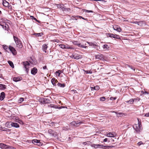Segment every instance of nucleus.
<instances>
[{
    "label": "nucleus",
    "instance_id": "f257e3e1",
    "mask_svg": "<svg viewBox=\"0 0 149 149\" xmlns=\"http://www.w3.org/2000/svg\"><path fill=\"white\" fill-rule=\"evenodd\" d=\"M13 38L15 43L16 47L19 48H22L23 46L20 40L18 38L15 36H13Z\"/></svg>",
    "mask_w": 149,
    "mask_h": 149
},
{
    "label": "nucleus",
    "instance_id": "f03ea898",
    "mask_svg": "<svg viewBox=\"0 0 149 149\" xmlns=\"http://www.w3.org/2000/svg\"><path fill=\"white\" fill-rule=\"evenodd\" d=\"M133 128L137 133H139L142 129L141 123L139 122H138V124H135L133 126Z\"/></svg>",
    "mask_w": 149,
    "mask_h": 149
},
{
    "label": "nucleus",
    "instance_id": "7ed1b4c3",
    "mask_svg": "<svg viewBox=\"0 0 149 149\" xmlns=\"http://www.w3.org/2000/svg\"><path fill=\"white\" fill-rule=\"evenodd\" d=\"M50 97L49 98H42L40 99V102L42 104H49L51 102L50 100Z\"/></svg>",
    "mask_w": 149,
    "mask_h": 149
},
{
    "label": "nucleus",
    "instance_id": "20e7f679",
    "mask_svg": "<svg viewBox=\"0 0 149 149\" xmlns=\"http://www.w3.org/2000/svg\"><path fill=\"white\" fill-rule=\"evenodd\" d=\"M24 67L26 69V71L27 73H28L29 71V66L30 65V63L27 61H24L22 63Z\"/></svg>",
    "mask_w": 149,
    "mask_h": 149
},
{
    "label": "nucleus",
    "instance_id": "39448f33",
    "mask_svg": "<svg viewBox=\"0 0 149 149\" xmlns=\"http://www.w3.org/2000/svg\"><path fill=\"white\" fill-rule=\"evenodd\" d=\"M48 132L52 136L56 137L57 135V133L56 132L50 129L48 130Z\"/></svg>",
    "mask_w": 149,
    "mask_h": 149
},
{
    "label": "nucleus",
    "instance_id": "423d86ee",
    "mask_svg": "<svg viewBox=\"0 0 149 149\" xmlns=\"http://www.w3.org/2000/svg\"><path fill=\"white\" fill-rule=\"evenodd\" d=\"M59 46L61 48L65 49H74L72 47L68 45L60 44Z\"/></svg>",
    "mask_w": 149,
    "mask_h": 149
},
{
    "label": "nucleus",
    "instance_id": "0eeeda50",
    "mask_svg": "<svg viewBox=\"0 0 149 149\" xmlns=\"http://www.w3.org/2000/svg\"><path fill=\"white\" fill-rule=\"evenodd\" d=\"M9 49L14 55H15L17 54V52L15 49L12 46L10 45L8 47Z\"/></svg>",
    "mask_w": 149,
    "mask_h": 149
},
{
    "label": "nucleus",
    "instance_id": "6e6552de",
    "mask_svg": "<svg viewBox=\"0 0 149 149\" xmlns=\"http://www.w3.org/2000/svg\"><path fill=\"white\" fill-rule=\"evenodd\" d=\"M67 5V4L66 3H65L64 4H62V10L63 11H69L71 10V9L70 8H69L67 7L66 6Z\"/></svg>",
    "mask_w": 149,
    "mask_h": 149
},
{
    "label": "nucleus",
    "instance_id": "1a4fd4ad",
    "mask_svg": "<svg viewBox=\"0 0 149 149\" xmlns=\"http://www.w3.org/2000/svg\"><path fill=\"white\" fill-rule=\"evenodd\" d=\"M81 123V122L80 121H78L77 122L73 121L70 123L71 125H73L75 126H77V125H80Z\"/></svg>",
    "mask_w": 149,
    "mask_h": 149
},
{
    "label": "nucleus",
    "instance_id": "9d476101",
    "mask_svg": "<svg viewBox=\"0 0 149 149\" xmlns=\"http://www.w3.org/2000/svg\"><path fill=\"white\" fill-rule=\"evenodd\" d=\"M95 57L96 59L98 60H103L104 59V56L102 54L95 55Z\"/></svg>",
    "mask_w": 149,
    "mask_h": 149
},
{
    "label": "nucleus",
    "instance_id": "9b49d317",
    "mask_svg": "<svg viewBox=\"0 0 149 149\" xmlns=\"http://www.w3.org/2000/svg\"><path fill=\"white\" fill-rule=\"evenodd\" d=\"M116 134L114 132H109L107 133V136L110 137H114L116 136Z\"/></svg>",
    "mask_w": 149,
    "mask_h": 149
},
{
    "label": "nucleus",
    "instance_id": "f8f14e48",
    "mask_svg": "<svg viewBox=\"0 0 149 149\" xmlns=\"http://www.w3.org/2000/svg\"><path fill=\"white\" fill-rule=\"evenodd\" d=\"M113 28L114 30L119 32L121 31L122 30L120 27L118 25H115L113 26Z\"/></svg>",
    "mask_w": 149,
    "mask_h": 149
},
{
    "label": "nucleus",
    "instance_id": "ddd939ff",
    "mask_svg": "<svg viewBox=\"0 0 149 149\" xmlns=\"http://www.w3.org/2000/svg\"><path fill=\"white\" fill-rule=\"evenodd\" d=\"M38 70L36 68H34L31 69V73L32 74L35 75L37 72Z\"/></svg>",
    "mask_w": 149,
    "mask_h": 149
},
{
    "label": "nucleus",
    "instance_id": "4468645a",
    "mask_svg": "<svg viewBox=\"0 0 149 149\" xmlns=\"http://www.w3.org/2000/svg\"><path fill=\"white\" fill-rule=\"evenodd\" d=\"M10 125L12 127L16 128H18L19 127V125L17 123L10 122Z\"/></svg>",
    "mask_w": 149,
    "mask_h": 149
},
{
    "label": "nucleus",
    "instance_id": "2eb2a0df",
    "mask_svg": "<svg viewBox=\"0 0 149 149\" xmlns=\"http://www.w3.org/2000/svg\"><path fill=\"white\" fill-rule=\"evenodd\" d=\"M102 145L99 144H93L91 145V146L92 147L97 148H102Z\"/></svg>",
    "mask_w": 149,
    "mask_h": 149
},
{
    "label": "nucleus",
    "instance_id": "dca6fc26",
    "mask_svg": "<svg viewBox=\"0 0 149 149\" xmlns=\"http://www.w3.org/2000/svg\"><path fill=\"white\" fill-rule=\"evenodd\" d=\"M3 4L4 6L9 7V3L6 0H3Z\"/></svg>",
    "mask_w": 149,
    "mask_h": 149
},
{
    "label": "nucleus",
    "instance_id": "f3484780",
    "mask_svg": "<svg viewBox=\"0 0 149 149\" xmlns=\"http://www.w3.org/2000/svg\"><path fill=\"white\" fill-rule=\"evenodd\" d=\"M51 82L52 84L55 86H56V83L58 82V81L55 78H53L51 80Z\"/></svg>",
    "mask_w": 149,
    "mask_h": 149
},
{
    "label": "nucleus",
    "instance_id": "a211bd4d",
    "mask_svg": "<svg viewBox=\"0 0 149 149\" xmlns=\"http://www.w3.org/2000/svg\"><path fill=\"white\" fill-rule=\"evenodd\" d=\"M22 79L21 77H14L13 79V80L15 82L20 81Z\"/></svg>",
    "mask_w": 149,
    "mask_h": 149
},
{
    "label": "nucleus",
    "instance_id": "6ab92c4d",
    "mask_svg": "<svg viewBox=\"0 0 149 149\" xmlns=\"http://www.w3.org/2000/svg\"><path fill=\"white\" fill-rule=\"evenodd\" d=\"M115 113H116L117 116L118 117L125 116H126V114L124 113H117L116 112H115Z\"/></svg>",
    "mask_w": 149,
    "mask_h": 149
},
{
    "label": "nucleus",
    "instance_id": "aec40b11",
    "mask_svg": "<svg viewBox=\"0 0 149 149\" xmlns=\"http://www.w3.org/2000/svg\"><path fill=\"white\" fill-rule=\"evenodd\" d=\"M5 94L4 92H2L1 93L0 95V100H3L5 98Z\"/></svg>",
    "mask_w": 149,
    "mask_h": 149
},
{
    "label": "nucleus",
    "instance_id": "412c9836",
    "mask_svg": "<svg viewBox=\"0 0 149 149\" xmlns=\"http://www.w3.org/2000/svg\"><path fill=\"white\" fill-rule=\"evenodd\" d=\"M0 25L5 30L8 31L9 29V26L7 24H5V25H3L2 24H0Z\"/></svg>",
    "mask_w": 149,
    "mask_h": 149
},
{
    "label": "nucleus",
    "instance_id": "4be33fe9",
    "mask_svg": "<svg viewBox=\"0 0 149 149\" xmlns=\"http://www.w3.org/2000/svg\"><path fill=\"white\" fill-rule=\"evenodd\" d=\"M48 107L54 108L56 109H59L60 107H57L55 104H50L48 105Z\"/></svg>",
    "mask_w": 149,
    "mask_h": 149
},
{
    "label": "nucleus",
    "instance_id": "5701e85b",
    "mask_svg": "<svg viewBox=\"0 0 149 149\" xmlns=\"http://www.w3.org/2000/svg\"><path fill=\"white\" fill-rule=\"evenodd\" d=\"M47 48V46L46 44H44L42 46V49L43 51L45 52H46V50Z\"/></svg>",
    "mask_w": 149,
    "mask_h": 149
},
{
    "label": "nucleus",
    "instance_id": "b1692460",
    "mask_svg": "<svg viewBox=\"0 0 149 149\" xmlns=\"http://www.w3.org/2000/svg\"><path fill=\"white\" fill-rule=\"evenodd\" d=\"M136 99H131L130 100L126 101L127 103H129L130 104H132L135 100H136Z\"/></svg>",
    "mask_w": 149,
    "mask_h": 149
},
{
    "label": "nucleus",
    "instance_id": "393cba45",
    "mask_svg": "<svg viewBox=\"0 0 149 149\" xmlns=\"http://www.w3.org/2000/svg\"><path fill=\"white\" fill-rule=\"evenodd\" d=\"M7 145L3 143H0V147L3 149H6Z\"/></svg>",
    "mask_w": 149,
    "mask_h": 149
},
{
    "label": "nucleus",
    "instance_id": "a878e982",
    "mask_svg": "<svg viewBox=\"0 0 149 149\" xmlns=\"http://www.w3.org/2000/svg\"><path fill=\"white\" fill-rule=\"evenodd\" d=\"M57 85L60 87L63 88L65 86V84H61L59 82L58 83Z\"/></svg>",
    "mask_w": 149,
    "mask_h": 149
},
{
    "label": "nucleus",
    "instance_id": "bb28decb",
    "mask_svg": "<svg viewBox=\"0 0 149 149\" xmlns=\"http://www.w3.org/2000/svg\"><path fill=\"white\" fill-rule=\"evenodd\" d=\"M6 88V86L5 85L0 84V89L1 90H4Z\"/></svg>",
    "mask_w": 149,
    "mask_h": 149
},
{
    "label": "nucleus",
    "instance_id": "cd10ccee",
    "mask_svg": "<svg viewBox=\"0 0 149 149\" xmlns=\"http://www.w3.org/2000/svg\"><path fill=\"white\" fill-rule=\"evenodd\" d=\"M102 47L103 49L105 50H107L109 49V45L107 44H104L103 45Z\"/></svg>",
    "mask_w": 149,
    "mask_h": 149
},
{
    "label": "nucleus",
    "instance_id": "c85d7f7f",
    "mask_svg": "<svg viewBox=\"0 0 149 149\" xmlns=\"http://www.w3.org/2000/svg\"><path fill=\"white\" fill-rule=\"evenodd\" d=\"M125 67L126 68H127V67H129V68H130L131 69H132V70H135L134 68L132 66H131V65H128V64H125Z\"/></svg>",
    "mask_w": 149,
    "mask_h": 149
},
{
    "label": "nucleus",
    "instance_id": "c756f323",
    "mask_svg": "<svg viewBox=\"0 0 149 149\" xmlns=\"http://www.w3.org/2000/svg\"><path fill=\"white\" fill-rule=\"evenodd\" d=\"M8 63L9 64V65H10L12 68H14V65L13 64V62L10 61H8Z\"/></svg>",
    "mask_w": 149,
    "mask_h": 149
},
{
    "label": "nucleus",
    "instance_id": "7c9ffc66",
    "mask_svg": "<svg viewBox=\"0 0 149 149\" xmlns=\"http://www.w3.org/2000/svg\"><path fill=\"white\" fill-rule=\"evenodd\" d=\"M106 34L107 37H109L111 38L113 37V38L114 34L113 33H106Z\"/></svg>",
    "mask_w": 149,
    "mask_h": 149
},
{
    "label": "nucleus",
    "instance_id": "2f4dec72",
    "mask_svg": "<svg viewBox=\"0 0 149 149\" xmlns=\"http://www.w3.org/2000/svg\"><path fill=\"white\" fill-rule=\"evenodd\" d=\"M8 47L6 45H3V48L5 50L6 52H8Z\"/></svg>",
    "mask_w": 149,
    "mask_h": 149
},
{
    "label": "nucleus",
    "instance_id": "473e14b6",
    "mask_svg": "<svg viewBox=\"0 0 149 149\" xmlns=\"http://www.w3.org/2000/svg\"><path fill=\"white\" fill-rule=\"evenodd\" d=\"M79 47L82 48H86L87 47L85 46L84 45H83L81 44V43H80L79 42L78 44V45H77Z\"/></svg>",
    "mask_w": 149,
    "mask_h": 149
},
{
    "label": "nucleus",
    "instance_id": "72a5a7b5",
    "mask_svg": "<svg viewBox=\"0 0 149 149\" xmlns=\"http://www.w3.org/2000/svg\"><path fill=\"white\" fill-rule=\"evenodd\" d=\"M113 38L118 39H120V36L116 34L114 35Z\"/></svg>",
    "mask_w": 149,
    "mask_h": 149
},
{
    "label": "nucleus",
    "instance_id": "f704fd0d",
    "mask_svg": "<svg viewBox=\"0 0 149 149\" xmlns=\"http://www.w3.org/2000/svg\"><path fill=\"white\" fill-rule=\"evenodd\" d=\"M34 35H36L37 36L39 37L42 36L43 35V33H35Z\"/></svg>",
    "mask_w": 149,
    "mask_h": 149
},
{
    "label": "nucleus",
    "instance_id": "c9c22d12",
    "mask_svg": "<svg viewBox=\"0 0 149 149\" xmlns=\"http://www.w3.org/2000/svg\"><path fill=\"white\" fill-rule=\"evenodd\" d=\"M102 148L104 149H110L109 146H105L102 145Z\"/></svg>",
    "mask_w": 149,
    "mask_h": 149
},
{
    "label": "nucleus",
    "instance_id": "e433bc0d",
    "mask_svg": "<svg viewBox=\"0 0 149 149\" xmlns=\"http://www.w3.org/2000/svg\"><path fill=\"white\" fill-rule=\"evenodd\" d=\"M36 144L39 146H42L43 145V143L40 142V140H38V141L37 142Z\"/></svg>",
    "mask_w": 149,
    "mask_h": 149
},
{
    "label": "nucleus",
    "instance_id": "4c0bfd02",
    "mask_svg": "<svg viewBox=\"0 0 149 149\" xmlns=\"http://www.w3.org/2000/svg\"><path fill=\"white\" fill-rule=\"evenodd\" d=\"M70 129L69 127L67 126L65 127H63V130L65 131L67 130Z\"/></svg>",
    "mask_w": 149,
    "mask_h": 149
},
{
    "label": "nucleus",
    "instance_id": "58836bf2",
    "mask_svg": "<svg viewBox=\"0 0 149 149\" xmlns=\"http://www.w3.org/2000/svg\"><path fill=\"white\" fill-rule=\"evenodd\" d=\"M38 141V140L37 139H33L32 140V143H33L35 144H36L37 142Z\"/></svg>",
    "mask_w": 149,
    "mask_h": 149
},
{
    "label": "nucleus",
    "instance_id": "ea45409f",
    "mask_svg": "<svg viewBox=\"0 0 149 149\" xmlns=\"http://www.w3.org/2000/svg\"><path fill=\"white\" fill-rule=\"evenodd\" d=\"M6 149H16L15 148L13 147L12 146H7V147Z\"/></svg>",
    "mask_w": 149,
    "mask_h": 149
},
{
    "label": "nucleus",
    "instance_id": "a19ab883",
    "mask_svg": "<svg viewBox=\"0 0 149 149\" xmlns=\"http://www.w3.org/2000/svg\"><path fill=\"white\" fill-rule=\"evenodd\" d=\"M106 99L105 97H102L100 98V101H104Z\"/></svg>",
    "mask_w": 149,
    "mask_h": 149
},
{
    "label": "nucleus",
    "instance_id": "79ce46f5",
    "mask_svg": "<svg viewBox=\"0 0 149 149\" xmlns=\"http://www.w3.org/2000/svg\"><path fill=\"white\" fill-rule=\"evenodd\" d=\"M56 6L58 8H60L62 10V4H56Z\"/></svg>",
    "mask_w": 149,
    "mask_h": 149
},
{
    "label": "nucleus",
    "instance_id": "37998d69",
    "mask_svg": "<svg viewBox=\"0 0 149 149\" xmlns=\"http://www.w3.org/2000/svg\"><path fill=\"white\" fill-rule=\"evenodd\" d=\"M17 122L21 124H23L24 122L21 120L18 119Z\"/></svg>",
    "mask_w": 149,
    "mask_h": 149
},
{
    "label": "nucleus",
    "instance_id": "c03bdc74",
    "mask_svg": "<svg viewBox=\"0 0 149 149\" xmlns=\"http://www.w3.org/2000/svg\"><path fill=\"white\" fill-rule=\"evenodd\" d=\"M62 72V71L60 70H58V71H56V73L58 74V76H59L61 73Z\"/></svg>",
    "mask_w": 149,
    "mask_h": 149
},
{
    "label": "nucleus",
    "instance_id": "a18cd8bd",
    "mask_svg": "<svg viewBox=\"0 0 149 149\" xmlns=\"http://www.w3.org/2000/svg\"><path fill=\"white\" fill-rule=\"evenodd\" d=\"M72 58H73L74 59H79V57L78 56H77L75 55H73L72 56Z\"/></svg>",
    "mask_w": 149,
    "mask_h": 149
},
{
    "label": "nucleus",
    "instance_id": "49530a36",
    "mask_svg": "<svg viewBox=\"0 0 149 149\" xmlns=\"http://www.w3.org/2000/svg\"><path fill=\"white\" fill-rule=\"evenodd\" d=\"M79 42L78 41H73L72 43L74 45H77L79 43Z\"/></svg>",
    "mask_w": 149,
    "mask_h": 149
},
{
    "label": "nucleus",
    "instance_id": "de8ad7c7",
    "mask_svg": "<svg viewBox=\"0 0 149 149\" xmlns=\"http://www.w3.org/2000/svg\"><path fill=\"white\" fill-rule=\"evenodd\" d=\"M4 129H3L1 130L2 131H7V132H9L10 131V130L9 129L5 128H3Z\"/></svg>",
    "mask_w": 149,
    "mask_h": 149
},
{
    "label": "nucleus",
    "instance_id": "09e8293b",
    "mask_svg": "<svg viewBox=\"0 0 149 149\" xmlns=\"http://www.w3.org/2000/svg\"><path fill=\"white\" fill-rule=\"evenodd\" d=\"M94 89L95 90H98L100 89V87L98 86H94Z\"/></svg>",
    "mask_w": 149,
    "mask_h": 149
},
{
    "label": "nucleus",
    "instance_id": "8fccbe9b",
    "mask_svg": "<svg viewBox=\"0 0 149 149\" xmlns=\"http://www.w3.org/2000/svg\"><path fill=\"white\" fill-rule=\"evenodd\" d=\"M143 21H140L138 22V25H139L140 26H141L142 25Z\"/></svg>",
    "mask_w": 149,
    "mask_h": 149
},
{
    "label": "nucleus",
    "instance_id": "3c124183",
    "mask_svg": "<svg viewBox=\"0 0 149 149\" xmlns=\"http://www.w3.org/2000/svg\"><path fill=\"white\" fill-rule=\"evenodd\" d=\"M86 13H93V12L92 10H87L84 9V11Z\"/></svg>",
    "mask_w": 149,
    "mask_h": 149
},
{
    "label": "nucleus",
    "instance_id": "603ef678",
    "mask_svg": "<svg viewBox=\"0 0 149 149\" xmlns=\"http://www.w3.org/2000/svg\"><path fill=\"white\" fill-rule=\"evenodd\" d=\"M85 72H86V74L90 73L91 74L92 73V72L91 70H84Z\"/></svg>",
    "mask_w": 149,
    "mask_h": 149
},
{
    "label": "nucleus",
    "instance_id": "864d4df0",
    "mask_svg": "<svg viewBox=\"0 0 149 149\" xmlns=\"http://www.w3.org/2000/svg\"><path fill=\"white\" fill-rule=\"evenodd\" d=\"M117 99V97H111L110 98V99L111 100H116V99Z\"/></svg>",
    "mask_w": 149,
    "mask_h": 149
},
{
    "label": "nucleus",
    "instance_id": "5fc2aeb1",
    "mask_svg": "<svg viewBox=\"0 0 149 149\" xmlns=\"http://www.w3.org/2000/svg\"><path fill=\"white\" fill-rule=\"evenodd\" d=\"M144 143H143V142L142 141H140V142H139L138 143H137V145L138 146H140V145H141V144H143Z\"/></svg>",
    "mask_w": 149,
    "mask_h": 149
},
{
    "label": "nucleus",
    "instance_id": "6e6d98bb",
    "mask_svg": "<svg viewBox=\"0 0 149 149\" xmlns=\"http://www.w3.org/2000/svg\"><path fill=\"white\" fill-rule=\"evenodd\" d=\"M24 100V98L23 97H21L19 98V102H22Z\"/></svg>",
    "mask_w": 149,
    "mask_h": 149
},
{
    "label": "nucleus",
    "instance_id": "4d7b16f0",
    "mask_svg": "<svg viewBox=\"0 0 149 149\" xmlns=\"http://www.w3.org/2000/svg\"><path fill=\"white\" fill-rule=\"evenodd\" d=\"M56 124V123H54V122L51 123H50V125L51 126H55V124Z\"/></svg>",
    "mask_w": 149,
    "mask_h": 149
},
{
    "label": "nucleus",
    "instance_id": "13d9d810",
    "mask_svg": "<svg viewBox=\"0 0 149 149\" xmlns=\"http://www.w3.org/2000/svg\"><path fill=\"white\" fill-rule=\"evenodd\" d=\"M72 17L73 18L72 19H74L76 20H77V19L76 18L77 17V16H73Z\"/></svg>",
    "mask_w": 149,
    "mask_h": 149
},
{
    "label": "nucleus",
    "instance_id": "bf43d9fd",
    "mask_svg": "<svg viewBox=\"0 0 149 149\" xmlns=\"http://www.w3.org/2000/svg\"><path fill=\"white\" fill-rule=\"evenodd\" d=\"M42 68H43V69L44 70H45V69H46V70H48V69H47V66H46V65H45V66H43V67H42Z\"/></svg>",
    "mask_w": 149,
    "mask_h": 149
},
{
    "label": "nucleus",
    "instance_id": "052dcab7",
    "mask_svg": "<svg viewBox=\"0 0 149 149\" xmlns=\"http://www.w3.org/2000/svg\"><path fill=\"white\" fill-rule=\"evenodd\" d=\"M144 116L146 117H149V112L148 113H146L145 114Z\"/></svg>",
    "mask_w": 149,
    "mask_h": 149
},
{
    "label": "nucleus",
    "instance_id": "680f3d73",
    "mask_svg": "<svg viewBox=\"0 0 149 149\" xmlns=\"http://www.w3.org/2000/svg\"><path fill=\"white\" fill-rule=\"evenodd\" d=\"M67 108V107L65 106H61L60 107H59V109H61L62 108Z\"/></svg>",
    "mask_w": 149,
    "mask_h": 149
},
{
    "label": "nucleus",
    "instance_id": "e2e57ef3",
    "mask_svg": "<svg viewBox=\"0 0 149 149\" xmlns=\"http://www.w3.org/2000/svg\"><path fill=\"white\" fill-rule=\"evenodd\" d=\"M107 140L108 139L107 138H105L104 140L103 141L104 142H106L107 141Z\"/></svg>",
    "mask_w": 149,
    "mask_h": 149
},
{
    "label": "nucleus",
    "instance_id": "0e129e2a",
    "mask_svg": "<svg viewBox=\"0 0 149 149\" xmlns=\"http://www.w3.org/2000/svg\"><path fill=\"white\" fill-rule=\"evenodd\" d=\"M53 41H54V42H59V40H55V39H54V40H53Z\"/></svg>",
    "mask_w": 149,
    "mask_h": 149
},
{
    "label": "nucleus",
    "instance_id": "69168bd1",
    "mask_svg": "<svg viewBox=\"0 0 149 149\" xmlns=\"http://www.w3.org/2000/svg\"><path fill=\"white\" fill-rule=\"evenodd\" d=\"M33 19H34L35 21H37V22H40V21H38V20L37 19H36V18H35V17H34V18Z\"/></svg>",
    "mask_w": 149,
    "mask_h": 149
},
{
    "label": "nucleus",
    "instance_id": "338daca9",
    "mask_svg": "<svg viewBox=\"0 0 149 149\" xmlns=\"http://www.w3.org/2000/svg\"><path fill=\"white\" fill-rule=\"evenodd\" d=\"M33 19H34L35 21H37V22H40V21H38V20L37 19H36V18H35V17H34V18Z\"/></svg>",
    "mask_w": 149,
    "mask_h": 149
},
{
    "label": "nucleus",
    "instance_id": "774afa93",
    "mask_svg": "<svg viewBox=\"0 0 149 149\" xmlns=\"http://www.w3.org/2000/svg\"><path fill=\"white\" fill-rule=\"evenodd\" d=\"M77 17L79 18H82L83 17H82V16H79V15H77Z\"/></svg>",
    "mask_w": 149,
    "mask_h": 149
}]
</instances>
